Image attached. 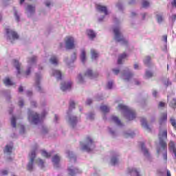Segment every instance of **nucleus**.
<instances>
[{
    "instance_id": "nucleus-64",
    "label": "nucleus",
    "mask_w": 176,
    "mask_h": 176,
    "mask_svg": "<svg viewBox=\"0 0 176 176\" xmlns=\"http://www.w3.org/2000/svg\"><path fill=\"white\" fill-rule=\"evenodd\" d=\"M167 176H171V173L170 170H167Z\"/></svg>"
},
{
    "instance_id": "nucleus-7",
    "label": "nucleus",
    "mask_w": 176,
    "mask_h": 176,
    "mask_svg": "<svg viewBox=\"0 0 176 176\" xmlns=\"http://www.w3.org/2000/svg\"><path fill=\"white\" fill-rule=\"evenodd\" d=\"M29 122L31 123H34V124H36L42 120V117H39L38 113L35 112H29V116H28Z\"/></svg>"
},
{
    "instance_id": "nucleus-6",
    "label": "nucleus",
    "mask_w": 176,
    "mask_h": 176,
    "mask_svg": "<svg viewBox=\"0 0 176 176\" xmlns=\"http://www.w3.org/2000/svg\"><path fill=\"white\" fill-rule=\"evenodd\" d=\"M64 41L66 49H75V38L74 36H67L65 38Z\"/></svg>"
},
{
    "instance_id": "nucleus-13",
    "label": "nucleus",
    "mask_w": 176,
    "mask_h": 176,
    "mask_svg": "<svg viewBox=\"0 0 176 176\" xmlns=\"http://www.w3.org/2000/svg\"><path fill=\"white\" fill-rule=\"evenodd\" d=\"M131 78H133V73L129 69L124 70L122 74V78L124 80H130Z\"/></svg>"
},
{
    "instance_id": "nucleus-41",
    "label": "nucleus",
    "mask_w": 176,
    "mask_h": 176,
    "mask_svg": "<svg viewBox=\"0 0 176 176\" xmlns=\"http://www.w3.org/2000/svg\"><path fill=\"white\" fill-rule=\"evenodd\" d=\"M146 78H152V76H153V74H152V72L147 71L146 72V74H145Z\"/></svg>"
},
{
    "instance_id": "nucleus-3",
    "label": "nucleus",
    "mask_w": 176,
    "mask_h": 176,
    "mask_svg": "<svg viewBox=\"0 0 176 176\" xmlns=\"http://www.w3.org/2000/svg\"><path fill=\"white\" fill-rule=\"evenodd\" d=\"M80 146L82 151H86V152H90L92 149H94V142L91 140V138H87L85 142H81Z\"/></svg>"
},
{
    "instance_id": "nucleus-51",
    "label": "nucleus",
    "mask_w": 176,
    "mask_h": 176,
    "mask_svg": "<svg viewBox=\"0 0 176 176\" xmlns=\"http://www.w3.org/2000/svg\"><path fill=\"white\" fill-rule=\"evenodd\" d=\"M74 60H76V54L74 53L73 55H72V63H74Z\"/></svg>"
},
{
    "instance_id": "nucleus-23",
    "label": "nucleus",
    "mask_w": 176,
    "mask_h": 176,
    "mask_svg": "<svg viewBox=\"0 0 176 176\" xmlns=\"http://www.w3.org/2000/svg\"><path fill=\"white\" fill-rule=\"evenodd\" d=\"M87 35L90 39H94V38H96V33L91 30H87Z\"/></svg>"
},
{
    "instance_id": "nucleus-28",
    "label": "nucleus",
    "mask_w": 176,
    "mask_h": 176,
    "mask_svg": "<svg viewBox=\"0 0 176 176\" xmlns=\"http://www.w3.org/2000/svg\"><path fill=\"white\" fill-rule=\"evenodd\" d=\"M50 61L51 64H53L54 65H57L58 64V58L56 56H53L50 59Z\"/></svg>"
},
{
    "instance_id": "nucleus-40",
    "label": "nucleus",
    "mask_w": 176,
    "mask_h": 176,
    "mask_svg": "<svg viewBox=\"0 0 176 176\" xmlns=\"http://www.w3.org/2000/svg\"><path fill=\"white\" fill-rule=\"evenodd\" d=\"M142 125L144 126V127L148 128V124H146V120L145 118H142L141 120Z\"/></svg>"
},
{
    "instance_id": "nucleus-18",
    "label": "nucleus",
    "mask_w": 176,
    "mask_h": 176,
    "mask_svg": "<svg viewBox=\"0 0 176 176\" xmlns=\"http://www.w3.org/2000/svg\"><path fill=\"white\" fill-rule=\"evenodd\" d=\"M96 9L101 13H104L106 16L108 14V11L107 10V7L101 6L100 4L96 5Z\"/></svg>"
},
{
    "instance_id": "nucleus-62",
    "label": "nucleus",
    "mask_w": 176,
    "mask_h": 176,
    "mask_svg": "<svg viewBox=\"0 0 176 176\" xmlns=\"http://www.w3.org/2000/svg\"><path fill=\"white\" fill-rule=\"evenodd\" d=\"M47 114V112L44 111V112L42 113V117L44 118V116H45Z\"/></svg>"
},
{
    "instance_id": "nucleus-30",
    "label": "nucleus",
    "mask_w": 176,
    "mask_h": 176,
    "mask_svg": "<svg viewBox=\"0 0 176 176\" xmlns=\"http://www.w3.org/2000/svg\"><path fill=\"white\" fill-rule=\"evenodd\" d=\"M3 83L4 85H6V86H12V85H13V82H12V80H10V78H9V77H6L3 80Z\"/></svg>"
},
{
    "instance_id": "nucleus-19",
    "label": "nucleus",
    "mask_w": 176,
    "mask_h": 176,
    "mask_svg": "<svg viewBox=\"0 0 176 176\" xmlns=\"http://www.w3.org/2000/svg\"><path fill=\"white\" fill-rule=\"evenodd\" d=\"M51 74L53 75V76H55L56 79H61L62 74L60 70L52 69Z\"/></svg>"
},
{
    "instance_id": "nucleus-46",
    "label": "nucleus",
    "mask_w": 176,
    "mask_h": 176,
    "mask_svg": "<svg viewBox=\"0 0 176 176\" xmlns=\"http://www.w3.org/2000/svg\"><path fill=\"white\" fill-rule=\"evenodd\" d=\"M112 86H113V82L111 81L107 83V89H112Z\"/></svg>"
},
{
    "instance_id": "nucleus-4",
    "label": "nucleus",
    "mask_w": 176,
    "mask_h": 176,
    "mask_svg": "<svg viewBox=\"0 0 176 176\" xmlns=\"http://www.w3.org/2000/svg\"><path fill=\"white\" fill-rule=\"evenodd\" d=\"M36 152H38V148H33L29 154L30 162L27 166V170L28 171H32L34 170V160L36 156Z\"/></svg>"
},
{
    "instance_id": "nucleus-17",
    "label": "nucleus",
    "mask_w": 176,
    "mask_h": 176,
    "mask_svg": "<svg viewBox=\"0 0 176 176\" xmlns=\"http://www.w3.org/2000/svg\"><path fill=\"white\" fill-rule=\"evenodd\" d=\"M71 86H72V82H63L60 86V89L63 91H67V90H69L71 89Z\"/></svg>"
},
{
    "instance_id": "nucleus-55",
    "label": "nucleus",
    "mask_w": 176,
    "mask_h": 176,
    "mask_svg": "<svg viewBox=\"0 0 176 176\" xmlns=\"http://www.w3.org/2000/svg\"><path fill=\"white\" fill-rule=\"evenodd\" d=\"M19 107H23V105H24V102H23V100H19Z\"/></svg>"
},
{
    "instance_id": "nucleus-11",
    "label": "nucleus",
    "mask_w": 176,
    "mask_h": 176,
    "mask_svg": "<svg viewBox=\"0 0 176 176\" xmlns=\"http://www.w3.org/2000/svg\"><path fill=\"white\" fill-rule=\"evenodd\" d=\"M26 10V14L28 17H31L34 13H35V6L28 5L27 8H25Z\"/></svg>"
},
{
    "instance_id": "nucleus-21",
    "label": "nucleus",
    "mask_w": 176,
    "mask_h": 176,
    "mask_svg": "<svg viewBox=\"0 0 176 176\" xmlns=\"http://www.w3.org/2000/svg\"><path fill=\"white\" fill-rule=\"evenodd\" d=\"M68 173H69V176H74V175H75V174H76L78 173H82V171H80L76 168H69Z\"/></svg>"
},
{
    "instance_id": "nucleus-34",
    "label": "nucleus",
    "mask_w": 176,
    "mask_h": 176,
    "mask_svg": "<svg viewBox=\"0 0 176 176\" xmlns=\"http://www.w3.org/2000/svg\"><path fill=\"white\" fill-rule=\"evenodd\" d=\"M67 155L70 157L71 160H73V162L76 161V158L75 157V156H74V154L72 153V151H67Z\"/></svg>"
},
{
    "instance_id": "nucleus-58",
    "label": "nucleus",
    "mask_w": 176,
    "mask_h": 176,
    "mask_svg": "<svg viewBox=\"0 0 176 176\" xmlns=\"http://www.w3.org/2000/svg\"><path fill=\"white\" fill-rule=\"evenodd\" d=\"M139 67H140V66L138 65V64H135L134 65V69H138Z\"/></svg>"
},
{
    "instance_id": "nucleus-36",
    "label": "nucleus",
    "mask_w": 176,
    "mask_h": 176,
    "mask_svg": "<svg viewBox=\"0 0 176 176\" xmlns=\"http://www.w3.org/2000/svg\"><path fill=\"white\" fill-rule=\"evenodd\" d=\"M100 109L104 113L109 112V107H108V106L102 105L100 107Z\"/></svg>"
},
{
    "instance_id": "nucleus-59",
    "label": "nucleus",
    "mask_w": 176,
    "mask_h": 176,
    "mask_svg": "<svg viewBox=\"0 0 176 176\" xmlns=\"http://www.w3.org/2000/svg\"><path fill=\"white\" fill-rule=\"evenodd\" d=\"M88 118H89V119H94V115L93 114H89L88 116Z\"/></svg>"
},
{
    "instance_id": "nucleus-63",
    "label": "nucleus",
    "mask_w": 176,
    "mask_h": 176,
    "mask_svg": "<svg viewBox=\"0 0 176 176\" xmlns=\"http://www.w3.org/2000/svg\"><path fill=\"white\" fill-rule=\"evenodd\" d=\"M19 91L20 93H21V91H23V87H19Z\"/></svg>"
},
{
    "instance_id": "nucleus-50",
    "label": "nucleus",
    "mask_w": 176,
    "mask_h": 176,
    "mask_svg": "<svg viewBox=\"0 0 176 176\" xmlns=\"http://www.w3.org/2000/svg\"><path fill=\"white\" fill-rule=\"evenodd\" d=\"M91 102H93V100H91V99H87L86 104H87V105H90V104H91Z\"/></svg>"
},
{
    "instance_id": "nucleus-57",
    "label": "nucleus",
    "mask_w": 176,
    "mask_h": 176,
    "mask_svg": "<svg viewBox=\"0 0 176 176\" xmlns=\"http://www.w3.org/2000/svg\"><path fill=\"white\" fill-rule=\"evenodd\" d=\"M31 105L32 107H36V102L35 101H33V102H31Z\"/></svg>"
},
{
    "instance_id": "nucleus-61",
    "label": "nucleus",
    "mask_w": 176,
    "mask_h": 176,
    "mask_svg": "<svg viewBox=\"0 0 176 176\" xmlns=\"http://www.w3.org/2000/svg\"><path fill=\"white\" fill-rule=\"evenodd\" d=\"M117 7L118 8V9H122V4L120 3L117 4Z\"/></svg>"
},
{
    "instance_id": "nucleus-22",
    "label": "nucleus",
    "mask_w": 176,
    "mask_h": 176,
    "mask_svg": "<svg viewBox=\"0 0 176 176\" xmlns=\"http://www.w3.org/2000/svg\"><path fill=\"white\" fill-rule=\"evenodd\" d=\"M41 78H42V76H41V74H36V86L38 91L41 90V85H39Z\"/></svg>"
},
{
    "instance_id": "nucleus-44",
    "label": "nucleus",
    "mask_w": 176,
    "mask_h": 176,
    "mask_svg": "<svg viewBox=\"0 0 176 176\" xmlns=\"http://www.w3.org/2000/svg\"><path fill=\"white\" fill-rule=\"evenodd\" d=\"M157 20L158 23H162L163 21V16L162 15H157Z\"/></svg>"
},
{
    "instance_id": "nucleus-10",
    "label": "nucleus",
    "mask_w": 176,
    "mask_h": 176,
    "mask_svg": "<svg viewBox=\"0 0 176 176\" xmlns=\"http://www.w3.org/2000/svg\"><path fill=\"white\" fill-rule=\"evenodd\" d=\"M6 33L11 42H13L12 39H19V34H17V33L15 32H13V30H11L10 29H6Z\"/></svg>"
},
{
    "instance_id": "nucleus-54",
    "label": "nucleus",
    "mask_w": 176,
    "mask_h": 176,
    "mask_svg": "<svg viewBox=\"0 0 176 176\" xmlns=\"http://www.w3.org/2000/svg\"><path fill=\"white\" fill-rule=\"evenodd\" d=\"M1 175H8V170L1 171Z\"/></svg>"
},
{
    "instance_id": "nucleus-47",
    "label": "nucleus",
    "mask_w": 176,
    "mask_h": 176,
    "mask_svg": "<svg viewBox=\"0 0 176 176\" xmlns=\"http://www.w3.org/2000/svg\"><path fill=\"white\" fill-rule=\"evenodd\" d=\"M45 5L47 6V8H49L52 6V2H50V1H47L45 2Z\"/></svg>"
},
{
    "instance_id": "nucleus-9",
    "label": "nucleus",
    "mask_w": 176,
    "mask_h": 176,
    "mask_svg": "<svg viewBox=\"0 0 176 176\" xmlns=\"http://www.w3.org/2000/svg\"><path fill=\"white\" fill-rule=\"evenodd\" d=\"M67 122L72 127H75V126L78 124V122H79V119H78V118H76V116H69Z\"/></svg>"
},
{
    "instance_id": "nucleus-39",
    "label": "nucleus",
    "mask_w": 176,
    "mask_h": 176,
    "mask_svg": "<svg viewBox=\"0 0 176 176\" xmlns=\"http://www.w3.org/2000/svg\"><path fill=\"white\" fill-rule=\"evenodd\" d=\"M11 124L12 127H16V117L12 116L11 118Z\"/></svg>"
},
{
    "instance_id": "nucleus-56",
    "label": "nucleus",
    "mask_w": 176,
    "mask_h": 176,
    "mask_svg": "<svg viewBox=\"0 0 176 176\" xmlns=\"http://www.w3.org/2000/svg\"><path fill=\"white\" fill-rule=\"evenodd\" d=\"M163 40H164L166 43H167V35H164V36H163Z\"/></svg>"
},
{
    "instance_id": "nucleus-45",
    "label": "nucleus",
    "mask_w": 176,
    "mask_h": 176,
    "mask_svg": "<svg viewBox=\"0 0 176 176\" xmlns=\"http://www.w3.org/2000/svg\"><path fill=\"white\" fill-rule=\"evenodd\" d=\"M75 108V102L71 101L69 104V109H74Z\"/></svg>"
},
{
    "instance_id": "nucleus-15",
    "label": "nucleus",
    "mask_w": 176,
    "mask_h": 176,
    "mask_svg": "<svg viewBox=\"0 0 176 176\" xmlns=\"http://www.w3.org/2000/svg\"><path fill=\"white\" fill-rule=\"evenodd\" d=\"M85 76H87L90 79H94V78H97L98 76V74L93 73V71L89 69L85 72Z\"/></svg>"
},
{
    "instance_id": "nucleus-1",
    "label": "nucleus",
    "mask_w": 176,
    "mask_h": 176,
    "mask_svg": "<svg viewBox=\"0 0 176 176\" xmlns=\"http://www.w3.org/2000/svg\"><path fill=\"white\" fill-rule=\"evenodd\" d=\"M167 120V113H164L160 120V132L158 134L159 145L157 147V153H163L164 160H167V143L164 140H167V125L163 122Z\"/></svg>"
},
{
    "instance_id": "nucleus-16",
    "label": "nucleus",
    "mask_w": 176,
    "mask_h": 176,
    "mask_svg": "<svg viewBox=\"0 0 176 176\" xmlns=\"http://www.w3.org/2000/svg\"><path fill=\"white\" fill-rule=\"evenodd\" d=\"M14 65L16 67L17 70V76H19L20 74H23V67H21V65L19 63V60H14Z\"/></svg>"
},
{
    "instance_id": "nucleus-8",
    "label": "nucleus",
    "mask_w": 176,
    "mask_h": 176,
    "mask_svg": "<svg viewBox=\"0 0 176 176\" xmlns=\"http://www.w3.org/2000/svg\"><path fill=\"white\" fill-rule=\"evenodd\" d=\"M113 32L115 34V40L117 41V42H121V43H127V41L123 38V36H122V33H120V30L119 28H115L113 29Z\"/></svg>"
},
{
    "instance_id": "nucleus-42",
    "label": "nucleus",
    "mask_w": 176,
    "mask_h": 176,
    "mask_svg": "<svg viewBox=\"0 0 176 176\" xmlns=\"http://www.w3.org/2000/svg\"><path fill=\"white\" fill-rule=\"evenodd\" d=\"M142 6L143 8H148V6H149V2L146 0H144L142 2Z\"/></svg>"
},
{
    "instance_id": "nucleus-43",
    "label": "nucleus",
    "mask_w": 176,
    "mask_h": 176,
    "mask_svg": "<svg viewBox=\"0 0 176 176\" xmlns=\"http://www.w3.org/2000/svg\"><path fill=\"white\" fill-rule=\"evenodd\" d=\"M150 62H151V57H149V56H146V57L144 58V64L148 65V64H149Z\"/></svg>"
},
{
    "instance_id": "nucleus-31",
    "label": "nucleus",
    "mask_w": 176,
    "mask_h": 176,
    "mask_svg": "<svg viewBox=\"0 0 176 176\" xmlns=\"http://www.w3.org/2000/svg\"><path fill=\"white\" fill-rule=\"evenodd\" d=\"M40 153H41V155L44 157H50V156H52V153H47L46 152V151L45 150H41Z\"/></svg>"
},
{
    "instance_id": "nucleus-26",
    "label": "nucleus",
    "mask_w": 176,
    "mask_h": 176,
    "mask_svg": "<svg viewBox=\"0 0 176 176\" xmlns=\"http://www.w3.org/2000/svg\"><path fill=\"white\" fill-rule=\"evenodd\" d=\"M13 149V146L7 145L6 146V148L4 149V153H7L8 155L12 153V150Z\"/></svg>"
},
{
    "instance_id": "nucleus-53",
    "label": "nucleus",
    "mask_w": 176,
    "mask_h": 176,
    "mask_svg": "<svg viewBox=\"0 0 176 176\" xmlns=\"http://www.w3.org/2000/svg\"><path fill=\"white\" fill-rule=\"evenodd\" d=\"M170 19H171V21H175V19H176V15L175 14H173V15H172V16L170 17Z\"/></svg>"
},
{
    "instance_id": "nucleus-20",
    "label": "nucleus",
    "mask_w": 176,
    "mask_h": 176,
    "mask_svg": "<svg viewBox=\"0 0 176 176\" xmlns=\"http://www.w3.org/2000/svg\"><path fill=\"white\" fill-rule=\"evenodd\" d=\"M52 163H54V167H58V164L60 163V155H54L52 158Z\"/></svg>"
},
{
    "instance_id": "nucleus-2",
    "label": "nucleus",
    "mask_w": 176,
    "mask_h": 176,
    "mask_svg": "<svg viewBox=\"0 0 176 176\" xmlns=\"http://www.w3.org/2000/svg\"><path fill=\"white\" fill-rule=\"evenodd\" d=\"M118 109L124 112L125 117L129 120H133L135 119V112L130 108H128L127 106H124V104H119Z\"/></svg>"
},
{
    "instance_id": "nucleus-5",
    "label": "nucleus",
    "mask_w": 176,
    "mask_h": 176,
    "mask_svg": "<svg viewBox=\"0 0 176 176\" xmlns=\"http://www.w3.org/2000/svg\"><path fill=\"white\" fill-rule=\"evenodd\" d=\"M35 63H36V56H32L28 58V69L26 72L24 73V75L25 76H28V75H30L31 69H32V68H34V66L35 65Z\"/></svg>"
},
{
    "instance_id": "nucleus-24",
    "label": "nucleus",
    "mask_w": 176,
    "mask_h": 176,
    "mask_svg": "<svg viewBox=\"0 0 176 176\" xmlns=\"http://www.w3.org/2000/svg\"><path fill=\"white\" fill-rule=\"evenodd\" d=\"M36 164H38V166L41 168H43V167H45V161H43L41 158H38L37 160H36Z\"/></svg>"
},
{
    "instance_id": "nucleus-38",
    "label": "nucleus",
    "mask_w": 176,
    "mask_h": 176,
    "mask_svg": "<svg viewBox=\"0 0 176 176\" xmlns=\"http://www.w3.org/2000/svg\"><path fill=\"white\" fill-rule=\"evenodd\" d=\"M169 105H170V107H171V108H173V109H175V108H176V98L173 99V100L170 102Z\"/></svg>"
},
{
    "instance_id": "nucleus-12",
    "label": "nucleus",
    "mask_w": 176,
    "mask_h": 176,
    "mask_svg": "<svg viewBox=\"0 0 176 176\" xmlns=\"http://www.w3.org/2000/svg\"><path fill=\"white\" fill-rule=\"evenodd\" d=\"M142 152L147 160H152V156H151L149 151L146 149L144 144H142Z\"/></svg>"
},
{
    "instance_id": "nucleus-48",
    "label": "nucleus",
    "mask_w": 176,
    "mask_h": 176,
    "mask_svg": "<svg viewBox=\"0 0 176 176\" xmlns=\"http://www.w3.org/2000/svg\"><path fill=\"white\" fill-rule=\"evenodd\" d=\"M159 107H160V108H163V107H166V103H164L163 102H160L159 103Z\"/></svg>"
},
{
    "instance_id": "nucleus-60",
    "label": "nucleus",
    "mask_w": 176,
    "mask_h": 176,
    "mask_svg": "<svg viewBox=\"0 0 176 176\" xmlns=\"http://www.w3.org/2000/svg\"><path fill=\"white\" fill-rule=\"evenodd\" d=\"M156 94H157V91H153V97H156Z\"/></svg>"
},
{
    "instance_id": "nucleus-52",
    "label": "nucleus",
    "mask_w": 176,
    "mask_h": 176,
    "mask_svg": "<svg viewBox=\"0 0 176 176\" xmlns=\"http://www.w3.org/2000/svg\"><path fill=\"white\" fill-rule=\"evenodd\" d=\"M113 72L115 74V75H118V74H119V69H113Z\"/></svg>"
},
{
    "instance_id": "nucleus-33",
    "label": "nucleus",
    "mask_w": 176,
    "mask_h": 176,
    "mask_svg": "<svg viewBox=\"0 0 176 176\" xmlns=\"http://www.w3.org/2000/svg\"><path fill=\"white\" fill-rule=\"evenodd\" d=\"M111 120H113V122H115L118 124V126L122 125V122H120V120L116 116H112Z\"/></svg>"
},
{
    "instance_id": "nucleus-14",
    "label": "nucleus",
    "mask_w": 176,
    "mask_h": 176,
    "mask_svg": "<svg viewBox=\"0 0 176 176\" xmlns=\"http://www.w3.org/2000/svg\"><path fill=\"white\" fill-rule=\"evenodd\" d=\"M128 173L131 176H141L140 175V169H137L136 168H129Z\"/></svg>"
},
{
    "instance_id": "nucleus-25",
    "label": "nucleus",
    "mask_w": 176,
    "mask_h": 176,
    "mask_svg": "<svg viewBox=\"0 0 176 176\" xmlns=\"http://www.w3.org/2000/svg\"><path fill=\"white\" fill-rule=\"evenodd\" d=\"M80 60L82 63H86V50H81V54H80Z\"/></svg>"
},
{
    "instance_id": "nucleus-49",
    "label": "nucleus",
    "mask_w": 176,
    "mask_h": 176,
    "mask_svg": "<svg viewBox=\"0 0 176 176\" xmlns=\"http://www.w3.org/2000/svg\"><path fill=\"white\" fill-rule=\"evenodd\" d=\"M14 16H15V19H16V21H19L20 18H19V15L17 14V12H14Z\"/></svg>"
},
{
    "instance_id": "nucleus-27",
    "label": "nucleus",
    "mask_w": 176,
    "mask_h": 176,
    "mask_svg": "<svg viewBox=\"0 0 176 176\" xmlns=\"http://www.w3.org/2000/svg\"><path fill=\"white\" fill-rule=\"evenodd\" d=\"M127 57V55L126 54H122L119 56L118 63V64H122L123 61H124V59Z\"/></svg>"
},
{
    "instance_id": "nucleus-35",
    "label": "nucleus",
    "mask_w": 176,
    "mask_h": 176,
    "mask_svg": "<svg viewBox=\"0 0 176 176\" xmlns=\"http://www.w3.org/2000/svg\"><path fill=\"white\" fill-rule=\"evenodd\" d=\"M76 80L78 83H83L85 82V78H83L82 74H78Z\"/></svg>"
},
{
    "instance_id": "nucleus-37",
    "label": "nucleus",
    "mask_w": 176,
    "mask_h": 176,
    "mask_svg": "<svg viewBox=\"0 0 176 176\" xmlns=\"http://www.w3.org/2000/svg\"><path fill=\"white\" fill-rule=\"evenodd\" d=\"M170 122L173 126V127H174L175 130H176V120L175 118H174V117H171L170 119Z\"/></svg>"
},
{
    "instance_id": "nucleus-29",
    "label": "nucleus",
    "mask_w": 176,
    "mask_h": 176,
    "mask_svg": "<svg viewBox=\"0 0 176 176\" xmlns=\"http://www.w3.org/2000/svg\"><path fill=\"white\" fill-rule=\"evenodd\" d=\"M91 54L92 60H96L99 56L98 52L96 50H91Z\"/></svg>"
},
{
    "instance_id": "nucleus-32",
    "label": "nucleus",
    "mask_w": 176,
    "mask_h": 176,
    "mask_svg": "<svg viewBox=\"0 0 176 176\" xmlns=\"http://www.w3.org/2000/svg\"><path fill=\"white\" fill-rule=\"evenodd\" d=\"M111 164L113 166H116V164H118V163H119V160H118V157L116 155L113 156L111 158Z\"/></svg>"
}]
</instances>
